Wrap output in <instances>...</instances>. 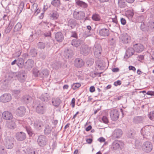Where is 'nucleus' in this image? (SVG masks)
I'll use <instances>...</instances> for the list:
<instances>
[{"mask_svg": "<svg viewBox=\"0 0 154 154\" xmlns=\"http://www.w3.org/2000/svg\"><path fill=\"white\" fill-rule=\"evenodd\" d=\"M141 29L143 31H147L149 32H151L154 31V22L149 20L147 23L146 26L144 23H141L140 25Z\"/></svg>", "mask_w": 154, "mask_h": 154, "instance_id": "obj_1", "label": "nucleus"}, {"mask_svg": "<svg viewBox=\"0 0 154 154\" xmlns=\"http://www.w3.org/2000/svg\"><path fill=\"white\" fill-rule=\"evenodd\" d=\"M48 139L46 136L44 135H41L38 137L37 143L40 147L45 146L48 143Z\"/></svg>", "mask_w": 154, "mask_h": 154, "instance_id": "obj_2", "label": "nucleus"}, {"mask_svg": "<svg viewBox=\"0 0 154 154\" xmlns=\"http://www.w3.org/2000/svg\"><path fill=\"white\" fill-rule=\"evenodd\" d=\"M152 127L150 126H146L143 127L141 130V134L143 136H148L152 132Z\"/></svg>", "mask_w": 154, "mask_h": 154, "instance_id": "obj_3", "label": "nucleus"}, {"mask_svg": "<svg viewBox=\"0 0 154 154\" xmlns=\"http://www.w3.org/2000/svg\"><path fill=\"white\" fill-rule=\"evenodd\" d=\"M153 148L152 143L149 141H146L142 146V149L143 151L147 153L151 151Z\"/></svg>", "mask_w": 154, "mask_h": 154, "instance_id": "obj_4", "label": "nucleus"}, {"mask_svg": "<svg viewBox=\"0 0 154 154\" xmlns=\"http://www.w3.org/2000/svg\"><path fill=\"white\" fill-rule=\"evenodd\" d=\"M33 72L35 76H40L42 78H46L49 74V72L47 69L42 70L41 73L37 70H34L33 71Z\"/></svg>", "mask_w": 154, "mask_h": 154, "instance_id": "obj_5", "label": "nucleus"}, {"mask_svg": "<svg viewBox=\"0 0 154 154\" xmlns=\"http://www.w3.org/2000/svg\"><path fill=\"white\" fill-rule=\"evenodd\" d=\"M14 140L13 138L11 137H7L5 139L4 144L7 148L11 149L14 146Z\"/></svg>", "mask_w": 154, "mask_h": 154, "instance_id": "obj_6", "label": "nucleus"}, {"mask_svg": "<svg viewBox=\"0 0 154 154\" xmlns=\"http://www.w3.org/2000/svg\"><path fill=\"white\" fill-rule=\"evenodd\" d=\"M46 107L43 104L40 103L38 104L35 108L36 112L39 115L44 114L46 110Z\"/></svg>", "mask_w": 154, "mask_h": 154, "instance_id": "obj_7", "label": "nucleus"}, {"mask_svg": "<svg viewBox=\"0 0 154 154\" xmlns=\"http://www.w3.org/2000/svg\"><path fill=\"white\" fill-rule=\"evenodd\" d=\"M85 16V13L82 11L77 12L74 11L73 16L74 18L78 20L83 19Z\"/></svg>", "mask_w": 154, "mask_h": 154, "instance_id": "obj_8", "label": "nucleus"}, {"mask_svg": "<svg viewBox=\"0 0 154 154\" xmlns=\"http://www.w3.org/2000/svg\"><path fill=\"white\" fill-rule=\"evenodd\" d=\"M94 55L97 57L100 56L101 52V48L100 45L98 44H95L93 48Z\"/></svg>", "mask_w": 154, "mask_h": 154, "instance_id": "obj_9", "label": "nucleus"}, {"mask_svg": "<svg viewBox=\"0 0 154 154\" xmlns=\"http://www.w3.org/2000/svg\"><path fill=\"white\" fill-rule=\"evenodd\" d=\"M110 117L113 121H116L118 119L119 116V112L116 109L112 110L110 112Z\"/></svg>", "mask_w": 154, "mask_h": 154, "instance_id": "obj_10", "label": "nucleus"}, {"mask_svg": "<svg viewBox=\"0 0 154 154\" xmlns=\"http://www.w3.org/2000/svg\"><path fill=\"white\" fill-rule=\"evenodd\" d=\"M26 111L25 107L23 106L18 107L16 110V115L19 116H23L25 114Z\"/></svg>", "mask_w": 154, "mask_h": 154, "instance_id": "obj_11", "label": "nucleus"}, {"mask_svg": "<svg viewBox=\"0 0 154 154\" xmlns=\"http://www.w3.org/2000/svg\"><path fill=\"white\" fill-rule=\"evenodd\" d=\"M124 143L122 141L115 140L112 143V148L115 150L121 148L123 146Z\"/></svg>", "mask_w": 154, "mask_h": 154, "instance_id": "obj_12", "label": "nucleus"}, {"mask_svg": "<svg viewBox=\"0 0 154 154\" xmlns=\"http://www.w3.org/2000/svg\"><path fill=\"white\" fill-rule=\"evenodd\" d=\"M34 128L37 130H40L44 126L43 122L40 120H36L33 123Z\"/></svg>", "mask_w": 154, "mask_h": 154, "instance_id": "obj_13", "label": "nucleus"}, {"mask_svg": "<svg viewBox=\"0 0 154 154\" xmlns=\"http://www.w3.org/2000/svg\"><path fill=\"white\" fill-rule=\"evenodd\" d=\"M90 50V48L87 45H81L80 48L81 53L84 55H87L89 53Z\"/></svg>", "mask_w": 154, "mask_h": 154, "instance_id": "obj_14", "label": "nucleus"}, {"mask_svg": "<svg viewBox=\"0 0 154 154\" xmlns=\"http://www.w3.org/2000/svg\"><path fill=\"white\" fill-rule=\"evenodd\" d=\"M11 99V95L9 94H5L0 97V100L3 103L9 101Z\"/></svg>", "mask_w": 154, "mask_h": 154, "instance_id": "obj_15", "label": "nucleus"}, {"mask_svg": "<svg viewBox=\"0 0 154 154\" xmlns=\"http://www.w3.org/2000/svg\"><path fill=\"white\" fill-rule=\"evenodd\" d=\"M16 139L17 140L22 141L24 140L26 136L25 133L22 132H17L16 135Z\"/></svg>", "mask_w": 154, "mask_h": 154, "instance_id": "obj_16", "label": "nucleus"}, {"mask_svg": "<svg viewBox=\"0 0 154 154\" xmlns=\"http://www.w3.org/2000/svg\"><path fill=\"white\" fill-rule=\"evenodd\" d=\"M2 117L4 119L10 120L13 118V115L11 112L6 111L3 113Z\"/></svg>", "mask_w": 154, "mask_h": 154, "instance_id": "obj_17", "label": "nucleus"}, {"mask_svg": "<svg viewBox=\"0 0 154 154\" xmlns=\"http://www.w3.org/2000/svg\"><path fill=\"white\" fill-rule=\"evenodd\" d=\"M122 134V130L119 129H116L113 131L112 136L115 138H119L121 137Z\"/></svg>", "mask_w": 154, "mask_h": 154, "instance_id": "obj_18", "label": "nucleus"}, {"mask_svg": "<svg viewBox=\"0 0 154 154\" xmlns=\"http://www.w3.org/2000/svg\"><path fill=\"white\" fill-rule=\"evenodd\" d=\"M122 41L125 44H127L131 41V38L127 34L123 35L121 37Z\"/></svg>", "mask_w": 154, "mask_h": 154, "instance_id": "obj_19", "label": "nucleus"}, {"mask_svg": "<svg viewBox=\"0 0 154 154\" xmlns=\"http://www.w3.org/2000/svg\"><path fill=\"white\" fill-rule=\"evenodd\" d=\"M134 50L137 52H141L144 48L143 46L141 44H137L133 46Z\"/></svg>", "mask_w": 154, "mask_h": 154, "instance_id": "obj_20", "label": "nucleus"}, {"mask_svg": "<svg viewBox=\"0 0 154 154\" xmlns=\"http://www.w3.org/2000/svg\"><path fill=\"white\" fill-rule=\"evenodd\" d=\"M34 63V61L32 59H28L25 63L24 67L26 69H31L33 67Z\"/></svg>", "mask_w": 154, "mask_h": 154, "instance_id": "obj_21", "label": "nucleus"}, {"mask_svg": "<svg viewBox=\"0 0 154 154\" xmlns=\"http://www.w3.org/2000/svg\"><path fill=\"white\" fill-rule=\"evenodd\" d=\"M17 76L20 82H23L25 81L26 77L23 71L19 72Z\"/></svg>", "mask_w": 154, "mask_h": 154, "instance_id": "obj_22", "label": "nucleus"}, {"mask_svg": "<svg viewBox=\"0 0 154 154\" xmlns=\"http://www.w3.org/2000/svg\"><path fill=\"white\" fill-rule=\"evenodd\" d=\"M99 34L101 36L104 37L107 36L109 34V31L108 29L104 28L100 30Z\"/></svg>", "mask_w": 154, "mask_h": 154, "instance_id": "obj_23", "label": "nucleus"}, {"mask_svg": "<svg viewBox=\"0 0 154 154\" xmlns=\"http://www.w3.org/2000/svg\"><path fill=\"white\" fill-rule=\"evenodd\" d=\"M40 99L42 101L47 102L51 99L49 94L45 93L42 94L40 97Z\"/></svg>", "mask_w": 154, "mask_h": 154, "instance_id": "obj_24", "label": "nucleus"}, {"mask_svg": "<svg viewBox=\"0 0 154 154\" xmlns=\"http://www.w3.org/2000/svg\"><path fill=\"white\" fill-rule=\"evenodd\" d=\"M84 63L83 60L80 58L76 59L75 61V65L77 67H81L84 65Z\"/></svg>", "mask_w": 154, "mask_h": 154, "instance_id": "obj_25", "label": "nucleus"}, {"mask_svg": "<svg viewBox=\"0 0 154 154\" xmlns=\"http://www.w3.org/2000/svg\"><path fill=\"white\" fill-rule=\"evenodd\" d=\"M56 40L58 42H61L64 39V36L61 32H58L55 35Z\"/></svg>", "mask_w": 154, "mask_h": 154, "instance_id": "obj_26", "label": "nucleus"}, {"mask_svg": "<svg viewBox=\"0 0 154 154\" xmlns=\"http://www.w3.org/2000/svg\"><path fill=\"white\" fill-rule=\"evenodd\" d=\"M23 151L26 154H37L35 149L32 148H27Z\"/></svg>", "mask_w": 154, "mask_h": 154, "instance_id": "obj_27", "label": "nucleus"}, {"mask_svg": "<svg viewBox=\"0 0 154 154\" xmlns=\"http://www.w3.org/2000/svg\"><path fill=\"white\" fill-rule=\"evenodd\" d=\"M134 48H128L126 51V56L127 58L131 57L134 54Z\"/></svg>", "mask_w": 154, "mask_h": 154, "instance_id": "obj_28", "label": "nucleus"}, {"mask_svg": "<svg viewBox=\"0 0 154 154\" xmlns=\"http://www.w3.org/2000/svg\"><path fill=\"white\" fill-rule=\"evenodd\" d=\"M73 55V52L71 50L67 49L64 51V56L67 58H71Z\"/></svg>", "mask_w": 154, "mask_h": 154, "instance_id": "obj_29", "label": "nucleus"}, {"mask_svg": "<svg viewBox=\"0 0 154 154\" xmlns=\"http://www.w3.org/2000/svg\"><path fill=\"white\" fill-rule=\"evenodd\" d=\"M96 67L98 69L102 70L104 69V64L101 60H97L96 62Z\"/></svg>", "mask_w": 154, "mask_h": 154, "instance_id": "obj_30", "label": "nucleus"}, {"mask_svg": "<svg viewBox=\"0 0 154 154\" xmlns=\"http://www.w3.org/2000/svg\"><path fill=\"white\" fill-rule=\"evenodd\" d=\"M76 25V21L72 19H70L68 21V25L72 29L74 28Z\"/></svg>", "mask_w": 154, "mask_h": 154, "instance_id": "obj_31", "label": "nucleus"}, {"mask_svg": "<svg viewBox=\"0 0 154 154\" xmlns=\"http://www.w3.org/2000/svg\"><path fill=\"white\" fill-rule=\"evenodd\" d=\"M22 25L20 23H18L15 26L13 30L14 33H16L20 31L21 29Z\"/></svg>", "mask_w": 154, "mask_h": 154, "instance_id": "obj_32", "label": "nucleus"}, {"mask_svg": "<svg viewBox=\"0 0 154 154\" xmlns=\"http://www.w3.org/2000/svg\"><path fill=\"white\" fill-rule=\"evenodd\" d=\"M61 103V101L59 98H54L52 99L53 105L55 106H58Z\"/></svg>", "mask_w": 154, "mask_h": 154, "instance_id": "obj_33", "label": "nucleus"}, {"mask_svg": "<svg viewBox=\"0 0 154 154\" xmlns=\"http://www.w3.org/2000/svg\"><path fill=\"white\" fill-rule=\"evenodd\" d=\"M17 64L20 68H22L24 66V60L23 58H19L17 60Z\"/></svg>", "mask_w": 154, "mask_h": 154, "instance_id": "obj_34", "label": "nucleus"}, {"mask_svg": "<svg viewBox=\"0 0 154 154\" xmlns=\"http://www.w3.org/2000/svg\"><path fill=\"white\" fill-rule=\"evenodd\" d=\"M50 17L53 20H56L59 17L57 12L55 11H53L50 14Z\"/></svg>", "mask_w": 154, "mask_h": 154, "instance_id": "obj_35", "label": "nucleus"}, {"mask_svg": "<svg viewBox=\"0 0 154 154\" xmlns=\"http://www.w3.org/2000/svg\"><path fill=\"white\" fill-rule=\"evenodd\" d=\"M76 3L78 5L84 8H86L88 7L87 4L80 0H78Z\"/></svg>", "mask_w": 154, "mask_h": 154, "instance_id": "obj_36", "label": "nucleus"}, {"mask_svg": "<svg viewBox=\"0 0 154 154\" xmlns=\"http://www.w3.org/2000/svg\"><path fill=\"white\" fill-rule=\"evenodd\" d=\"M12 92L13 95L17 98H19L20 95V90H14Z\"/></svg>", "mask_w": 154, "mask_h": 154, "instance_id": "obj_37", "label": "nucleus"}, {"mask_svg": "<svg viewBox=\"0 0 154 154\" xmlns=\"http://www.w3.org/2000/svg\"><path fill=\"white\" fill-rule=\"evenodd\" d=\"M52 131V128L51 126L49 125L46 126L45 127L44 131L46 135H48L50 134Z\"/></svg>", "mask_w": 154, "mask_h": 154, "instance_id": "obj_38", "label": "nucleus"}, {"mask_svg": "<svg viewBox=\"0 0 154 154\" xmlns=\"http://www.w3.org/2000/svg\"><path fill=\"white\" fill-rule=\"evenodd\" d=\"M81 43V41L79 40L74 39L72 40L71 44L73 46L77 47L79 46Z\"/></svg>", "mask_w": 154, "mask_h": 154, "instance_id": "obj_39", "label": "nucleus"}, {"mask_svg": "<svg viewBox=\"0 0 154 154\" xmlns=\"http://www.w3.org/2000/svg\"><path fill=\"white\" fill-rule=\"evenodd\" d=\"M92 18L94 21H99L100 20V17L98 14L95 13L92 15Z\"/></svg>", "mask_w": 154, "mask_h": 154, "instance_id": "obj_40", "label": "nucleus"}, {"mask_svg": "<svg viewBox=\"0 0 154 154\" xmlns=\"http://www.w3.org/2000/svg\"><path fill=\"white\" fill-rule=\"evenodd\" d=\"M51 4L56 7H59L60 5V0H53L51 2Z\"/></svg>", "mask_w": 154, "mask_h": 154, "instance_id": "obj_41", "label": "nucleus"}, {"mask_svg": "<svg viewBox=\"0 0 154 154\" xmlns=\"http://www.w3.org/2000/svg\"><path fill=\"white\" fill-rule=\"evenodd\" d=\"M61 64L60 62H55L52 64V67L56 69H59L61 67Z\"/></svg>", "mask_w": 154, "mask_h": 154, "instance_id": "obj_42", "label": "nucleus"}, {"mask_svg": "<svg viewBox=\"0 0 154 154\" xmlns=\"http://www.w3.org/2000/svg\"><path fill=\"white\" fill-rule=\"evenodd\" d=\"M24 4L23 2H20L19 7L18 8L17 13L20 14L22 12L24 7Z\"/></svg>", "mask_w": 154, "mask_h": 154, "instance_id": "obj_43", "label": "nucleus"}, {"mask_svg": "<svg viewBox=\"0 0 154 154\" xmlns=\"http://www.w3.org/2000/svg\"><path fill=\"white\" fill-rule=\"evenodd\" d=\"M37 54V50L35 49H32L30 50L29 54L30 56L32 57H35Z\"/></svg>", "mask_w": 154, "mask_h": 154, "instance_id": "obj_44", "label": "nucleus"}, {"mask_svg": "<svg viewBox=\"0 0 154 154\" xmlns=\"http://www.w3.org/2000/svg\"><path fill=\"white\" fill-rule=\"evenodd\" d=\"M37 46L38 49H43L45 47V44L42 42H39L37 44Z\"/></svg>", "mask_w": 154, "mask_h": 154, "instance_id": "obj_45", "label": "nucleus"}, {"mask_svg": "<svg viewBox=\"0 0 154 154\" xmlns=\"http://www.w3.org/2000/svg\"><path fill=\"white\" fill-rule=\"evenodd\" d=\"M119 6L121 8H124L126 6V5L123 0H118Z\"/></svg>", "mask_w": 154, "mask_h": 154, "instance_id": "obj_46", "label": "nucleus"}, {"mask_svg": "<svg viewBox=\"0 0 154 154\" xmlns=\"http://www.w3.org/2000/svg\"><path fill=\"white\" fill-rule=\"evenodd\" d=\"M26 129L29 136H32L34 133L31 128L30 126H26Z\"/></svg>", "mask_w": 154, "mask_h": 154, "instance_id": "obj_47", "label": "nucleus"}, {"mask_svg": "<svg viewBox=\"0 0 154 154\" xmlns=\"http://www.w3.org/2000/svg\"><path fill=\"white\" fill-rule=\"evenodd\" d=\"M22 50L21 49H19L18 50H16L15 52L13 54V55L14 57H18L21 54Z\"/></svg>", "mask_w": 154, "mask_h": 154, "instance_id": "obj_48", "label": "nucleus"}, {"mask_svg": "<svg viewBox=\"0 0 154 154\" xmlns=\"http://www.w3.org/2000/svg\"><path fill=\"white\" fill-rule=\"evenodd\" d=\"M8 127L11 129H14L16 127V124L13 121H11L8 124Z\"/></svg>", "mask_w": 154, "mask_h": 154, "instance_id": "obj_49", "label": "nucleus"}, {"mask_svg": "<svg viewBox=\"0 0 154 154\" xmlns=\"http://www.w3.org/2000/svg\"><path fill=\"white\" fill-rule=\"evenodd\" d=\"M31 97L28 96H24L23 97V100L25 103H28L31 100Z\"/></svg>", "mask_w": 154, "mask_h": 154, "instance_id": "obj_50", "label": "nucleus"}, {"mask_svg": "<svg viewBox=\"0 0 154 154\" xmlns=\"http://www.w3.org/2000/svg\"><path fill=\"white\" fill-rule=\"evenodd\" d=\"M143 118L141 116H137L134 119V121L136 123L141 122L143 120Z\"/></svg>", "mask_w": 154, "mask_h": 154, "instance_id": "obj_51", "label": "nucleus"}, {"mask_svg": "<svg viewBox=\"0 0 154 154\" xmlns=\"http://www.w3.org/2000/svg\"><path fill=\"white\" fill-rule=\"evenodd\" d=\"M81 86V84L78 83H74L72 85V89L75 90Z\"/></svg>", "mask_w": 154, "mask_h": 154, "instance_id": "obj_52", "label": "nucleus"}, {"mask_svg": "<svg viewBox=\"0 0 154 154\" xmlns=\"http://www.w3.org/2000/svg\"><path fill=\"white\" fill-rule=\"evenodd\" d=\"M148 117L152 120H154V111L150 112L148 115Z\"/></svg>", "mask_w": 154, "mask_h": 154, "instance_id": "obj_53", "label": "nucleus"}, {"mask_svg": "<svg viewBox=\"0 0 154 154\" xmlns=\"http://www.w3.org/2000/svg\"><path fill=\"white\" fill-rule=\"evenodd\" d=\"M38 7V5L36 3H34L32 6L31 10L32 11H34L37 9Z\"/></svg>", "mask_w": 154, "mask_h": 154, "instance_id": "obj_54", "label": "nucleus"}, {"mask_svg": "<svg viewBox=\"0 0 154 154\" xmlns=\"http://www.w3.org/2000/svg\"><path fill=\"white\" fill-rule=\"evenodd\" d=\"M101 120L105 124H107L109 122L107 117L105 116H103Z\"/></svg>", "mask_w": 154, "mask_h": 154, "instance_id": "obj_55", "label": "nucleus"}, {"mask_svg": "<svg viewBox=\"0 0 154 154\" xmlns=\"http://www.w3.org/2000/svg\"><path fill=\"white\" fill-rule=\"evenodd\" d=\"M115 41L114 40L113 38H111L109 40V43L110 45H114L115 44Z\"/></svg>", "mask_w": 154, "mask_h": 154, "instance_id": "obj_56", "label": "nucleus"}, {"mask_svg": "<svg viewBox=\"0 0 154 154\" xmlns=\"http://www.w3.org/2000/svg\"><path fill=\"white\" fill-rule=\"evenodd\" d=\"M71 37H73L77 38V33L75 31L71 32Z\"/></svg>", "mask_w": 154, "mask_h": 154, "instance_id": "obj_57", "label": "nucleus"}, {"mask_svg": "<svg viewBox=\"0 0 154 154\" xmlns=\"http://www.w3.org/2000/svg\"><path fill=\"white\" fill-rule=\"evenodd\" d=\"M91 35V34L90 33V32L88 31H86L84 34V36L86 37L89 36Z\"/></svg>", "mask_w": 154, "mask_h": 154, "instance_id": "obj_58", "label": "nucleus"}, {"mask_svg": "<svg viewBox=\"0 0 154 154\" xmlns=\"http://www.w3.org/2000/svg\"><path fill=\"white\" fill-rule=\"evenodd\" d=\"M122 84V82L120 80H118L114 82V85L115 86H117L118 85H120Z\"/></svg>", "mask_w": 154, "mask_h": 154, "instance_id": "obj_59", "label": "nucleus"}, {"mask_svg": "<svg viewBox=\"0 0 154 154\" xmlns=\"http://www.w3.org/2000/svg\"><path fill=\"white\" fill-rule=\"evenodd\" d=\"M40 57L42 59H44L46 58V55L44 53L42 52L40 54Z\"/></svg>", "mask_w": 154, "mask_h": 154, "instance_id": "obj_60", "label": "nucleus"}, {"mask_svg": "<svg viewBox=\"0 0 154 154\" xmlns=\"http://www.w3.org/2000/svg\"><path fill=\"white\" fill-rule=\"evenodd\" d=\"M146 94L148 95L154 96V91H149L147 92Z\"/></svg>", "mask_w": 154, "mask_h": 154, "instance_id": "obj_61", "label": "nucleus"}, {"mask_svg": "<svg viewBox=\"0 0 154 154\" xmlns=\"http://www.w3.org/2000/svg\"><path fill=\"white\" fill-rule=\"evenodd\" d=\"M11 29L9 28L8 26L7 27L5 30V32L6 33H9L11 31Z\"/></svg>", "mask_w": 154, "mask_h": 154, "instance_id": "obj_62", "label": "nucleus"}, {"mask_svg": "<svg viewBox=\"0 0 154 154\" xmlns=\"http://www.w3.org/2000/svg\"><path fill=\"white\" fill-rule=\"evenodd\" d=\"M128 68L129 70H132L134 72L136 71V68L133 66H130Z\"/></svg>", "mask_w": 154, "mask_h": 154, "instance_id": "obj_63", "label": "nucleus"}, {"mask_svg": "<svg viewBox=\"0 0 154 154\" xmlns=\"http://www.w3.org/2000/svg\"><path fill=\"white\" fill-rule=\"evenodd\" d=\"M134 134L132 133L129 132L128 134V137L130 138H133L134 137Z\"/></svg>", "mask_w": 154, "mask_h": 154, "instance_id": "obj_64", "label": "nucleus"}]
</instances>
